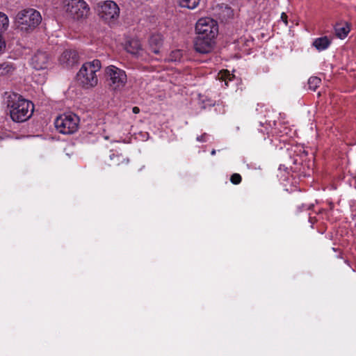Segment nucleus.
Returning <instances> with one entry per match:
<instances>
[{"label": "nucleus", "mask_w": 356, "mask_h": 356, "mask_svg": "<svg viewBox=\"0 0 356 356\" xmlns=\"http://www.w3.org/2000/svg\"><path fill=\"white\" fill-rule=\"evenodd\" d=\"M10 99L8 106L10 108V118L13 121L22 122L31 118L34 108L32 102L17 95H13Z\"/></svg>", "instance_id": "f257e3e1"}, {"label": "nucleus", "mask_w": 356, "mask_h": 356, "mask_svg": "<svg viewBox=\"0 0 356 356\" xmlns=\"http://www.w3.org/2000/svg\"><path fill=\"white\" fill-rule=\"evenodd\" d=\"M101 67V62L97 59L85 63L76 74L78 82L87 88L95 87L98 83L97 72Z\"/></svg>", "instance_id": "f03ea898"}, {"label": "nucleus", "mask_w": 356, "mask_h": 356, "mask_svg": "<svg viewBox=\"0 0 356 356\" xmlns=\"http://www.w3.org/2000/svg\"><path fill=\"white\" fill-rule=\"evenodd\" d=\"M40 13L35 9L28 8L19 12L16 16L17 28L24 32L33 30L41 22Z\"/></svg>", "instance_id": "7ed1b4c3"}, {"label": "nucleus", "mask_w": 356, "mask_h": 356, "mask_svg": "<svg viewBox=\"0 0 356 356\" xmlns=\"http://www.w3.org/2000/svg\"><path fill=\"white\" fill-rule=\"evenodd\" d=\"M105 74L111 90L120 91L126 86L127 76L124 70L111 65L106 67Z\"/></svg>", "instance_id": "20e7f679"}, {"label": "nucleus", "mask_w": 356, "mask_h": 356, "mask_svg": "<svg viewBox=\"0 0 356 356\" xmlns=\"http://www.w3.org/2000/svg\"><path fill=\"white\" fill-rule=\"evenodd\" d=\"M54 124L60 134H72L78 130L79 118L73 113H65L58 116Z\"/></svg>", "instance_id": "39448f33"}, {"label": "nucleus", "mask_w": 356, "mask_h": 356, "mask_svg": "<svg viewBox=\"0 0 356 356\" xmlns=\"http://www.w3.org/2000/svg\"><path fill=\"white\" fill-rule=\"evenodd\" d=\"M98 15L105 22L115 23L120 15V8L113 1L108 0L99 2L97 4Z\"/></svg>", "instance_id": "423d86ee"}, {"label": "nucleus", "mask_w": 356, "mask_h": 356, "mask_svg": "<svg viewBox=\"0 0 356 356\" xmlns=\"http://www.w3.org/2000/svg\"><path fill=\"white\" fill-rule=\"evenodd\" d=\"M65 10L72 19L79 20L87 17L90 8L84 0H66Z\"/></svg>", "instance_id": "0eeeda50"}, {"label": "nucleus", "mask_w": 356, "mask_h": 356, "mask_svg": "<svg viewBox=\"0 0 356 356\" xmlns=\"http://www.w3.org/2000/svg\"><path fill=\"white\" fill-rule=\"evenodd\" d=\"M195 31L197 35L215 38L218 33V25L213 19L203 17L197 22Z\"/></svg>", "instance_id": "6e6552de"}, {"label": "nucleus", "mask_w": 356, "mask_h": 356, "mask_svg": "<svg viewBox=\"0 0 356 356\" xmlns=\"http://www.w3.org/2000/svg\"><path fill=\"white\" fill-rule=\"evenodd\" d=\"M215 38L197 35L195 40L194 47L200 54H208L213 49Z\"/></svg>", "instance_id": "1a4fd4ad"}, {"label": "nucleus", "mask_w": 356, "mask_h": 356, "mask_svg": "<svg viewBox=\"0 0 356 356\" xmlns=\"http://www.w3.org/2000/svg\"><path fill=\"white\" fill-rule=\"evenodd\" d=\"M49 62V56L44 51H38L31 58V65L37 70L46 69Z\"/></svg>", "instance_id": "9d476101"}, {"label": "nucleus", "mask_w": 356, "mask_h": 356, "mask_svg": "<svg viewBox=\"0 0 356 356\" xmlns=\"http://www.w3.org/2000/svg\"><path fill=\"white\" fill-rule=\"evenodd\" d=\"M79 60V56L75 50H65L59 58L61 65L70 67L76 64Z\"/></svg>", "instance_id": "9b49d317"}, {"label": "nucleus", "mask_w": 356, "mask_h": 356, "mask_svg": "<svg viewBox=\"0 0 356 356\" xmlns=\"http://www.w3.org/2000/svg\"><path fill=\"white\" fill-rule=\"evenodd\" d=\"M163 39L159 34L152 35L149 40V49L154 54L162 53Z\"/></svg>", "instance_id": "f8f14e48"}, {"label": "nucleus", "mask_w": 356, "mask_h": 356, "mask_svg": "<svg viewBox=\"0 0 356 356\" xmlns=\"http://www.w3.org/2000/svg\"><path fill=\"white\" fill-rule=\"evenodd\" d=\"M331 44V40L327 37L323 36L321 38H316L312 45L318 51H324L327 49Z\"/></svg>", "instance_id": "ddd939ff"}, {"label": "nucleus", "mask_w": 356, "mask_h": 356, "mask_svg": "<svg viewBox=\"0 0 356 356\" xmlns=\"http://www.w3.org/2000/svg\"><path fill=\"white\" fill-rule=\"evenodd\" d=\"M110 159L112 161L113 164L115 165H127L129 162V159L122 154L112 153L110 155Z\"/></svg>", "instance_id": "4468645a"}, {"label": "nucleus", "mask_w": 356, "mask_h": 356, "mask_svg": "<svg viewBox=\"0 0 356 356\" xmlns=\"http://www.w3.org/2000/svg\"><path fill=\"white\" fill-rule=\"evenodd\" d=\"M127 50L132 54L139 55L140 51L142 50L141 44L138 40H132L127 46Z\"/></svg>", "instance_id": "2eb2a0df"}, {"label": "nucleus", "mask_w": 356, "mask_h": 356, "mask_svg": "<svg viewBox=\"0 0 356 356\" xmlns=\"http://www.w3.org/2000/svg\"><path fill=\"white\" fill-rule=\"evenodd\" d=\"M334 30L336 35L341 39L346 38L350 31V29L346 24H337Z\"/></svg>", "instance_id": "dca6fc26"}, {"label": "nucleus", "mask_w": 356, "mask_h": 356, "mask_svg": "<svg viewBox=\"0 0 356 356\" xmlns=\"http://www.w3.org/2000/svg\"><path fill=\"white\" fill-rule=\"evenodd\" d=\"M9 26V19L8 16L0 12V35H2L3 33H4Z\"/></svg>", "instance_id": "f3484780"}, {"label": "nucleus", "mask_w": 356, "mask_h": 356, "mask_svg": "<svg viewBox=\"0 0 356 356\" xmlns=\"http://www.w3.org/2000/svg\"><path fill=\"white\" fill-rule=\"evenodd\" d=\"M200 0H179L180 6L188 9L195 8L200 3Z\"/></svg>", "instance_id": "a211bd4d"}, {"label": "nucleus", "mask_w": 356, "mask_h": 356, "mask_svg": "<svg viewBox=\"0 0 356 356\" xmlns=\"http://www.w3.org/2000/svg\"><path fill=\"white\" fill-rule=\"evenodd\" d=\"M321 79L317 76L310 77L308 80L309 88L312 91H315L321 84Z\"/></svg>", "instance_id": "6ab92c4d"}, {"label": "nucleus", "mask_w": 356, "mask_h": 356, "mask_svg": "<svg viewBox=\"0 0 356 356\" xmlns=\"http://www.w3.org/2000/svg\"><path fill=\"white\" fill-rule=\"evenodd\" d=\"M182 51L179 49L172 51L168 58V61L177 62L180 61L182 58Z\"/></svg>", "instance_id": "aec40b11"}, {"label": "nucleus", "mask_w": 356, "mask_h": 356, "mask_svg": "<svg viewBox=\"0 0 356 356\" xmlns=\"http://www.w3.org/2000/svg\"><path fill=\"white\" fill-rule=\"evenodd\" d=\"M13 69V66L8 63L0 64V76L9 73Z\"/></svg>", "instance_id": "412c9836"}, {"label": "nucleus", "mask_w": 356, "mask_h": 356, "mask_svg": "<svg viewBox=\"0 0 356 356\" xmlns=\"http://www.w3.org/2000/svg\"><path fill=\"white\" fill-rule=\"evenodd\" d=\"M242 181L241 176L238 173L233 174L230 177V181L233 184H239Z\"/></svg>", "instance_id": "4be33fe9"}, {"label": "nucleus", "mask_w": 356, "mask_h": 356, "mask_svg": "<svg viewBox=\"0 0 356 356\" xmlns=\"http://www.w3.org/2000/svg\"><path fill=\"white\" fill-rule=\"evenodd\" d=\"M6 49V42L3 36L0 35V55L4 52Z\"/></svg>", "instance_id": "5701e85b"}, {"label": "nucleus", "mask_w": 356, "mask_h": 356, "mask_svg": "<svg viewBox=\"0 0 356 356\" xmlns=\"http://www.w3.org/2000/svg\"><path fill=\"white\" fill-rule=\"evenodd\" d=\"M207 134L206 133L199 136L196 138L197 141L198 142H206L207 141Z\"/></svg>", "instance_id": "b1692460"}, {"label": "nucleus", "mask_w": 356, "mask_h": 356, "mask_svg": "<svg viewBox=\"0 0 356 356\" xmlns=\"http://www.w3.org/2000/svg\"><path fill=\"white\" fill-rule=\"evenodd\" d=\"M281 18L283 20V22L285 23V24L286 25L287 24V15L284 13H282V15H281Z\"/></svg>", "instance_id": "393cba45"}, {"label": "nucleus", "mask_w": 356, "mask_h": 356, "mask_svg": "<svg viewBox=\"0 0 356 356\" xmlns=\"http://www.w3.org/2000/svg\"><path fill=\"white\" fill-rule=\"evenodd\" d=\"M132 111L135 114H137L140 112V108L137 106H134L133 108H132Z\"/></svg>", "instance_id": "a878e982"}, {"label": "nucleus", "mask_w": 356, "mask_h": 356, "mask_svg": "<svg viewBox=\"0 0 356 356\" xmlns=\"http://www.w3.org/2000/svg\"><path fill=\"white\" fill-rule=\"evenodd\" d=\"M216 150H215V149H213V150L211 151V154L213 156V155H215V154H216Z\"/></svg>", "instance_id": "bb28decb"}]
</instances>
